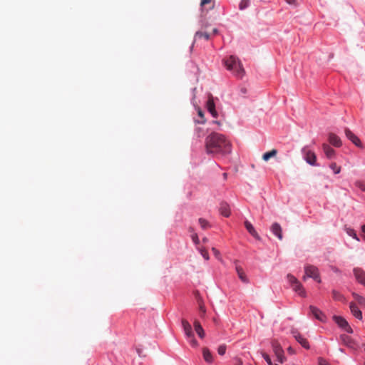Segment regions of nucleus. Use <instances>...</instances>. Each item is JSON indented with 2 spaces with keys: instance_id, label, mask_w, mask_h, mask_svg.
I'll use <instances>...</instances> for the list:
<instances>
[{
  "instance_id": "nucleus-40",
  "label": "nucleus",
  "mask_w": 365,
  "mask_h": 365,
  "mask_svg": "<svg viewBox=\"0 0 365 365\" xmlns=\"http://www.w3.org/2000/svg\"><path fill=\"white\" fill-rule=\"evenodd\" d=\"M190 340V343L193 346H197L198 345L197 341L195 339L194 336L192 338H187Z\"/></svg>"
},
{
  "instance_id": "nucleus-23",
  "label": "nucleus",
  "mask_w": 365,
  "mask_h": 365,
  "mask_svg": "<svg viewBox=\"0 0 365 365\" xmlns=\"http://www.w3.org/2000/svg\"><path fill=\"white\" fill-rule=\"evenodd\" d=\"M277 153L278 152L276 149H272L269 152L264 153L262 155V159L264 161H268L271 158L275 157Z\"/></svg>"
},
{
  "instance_id": "nucleus-20",
  "label": "nucleus",
  "mask_w": 365,
  "mask_h": 365,
  "mask_svg": "<svg viewBox=\"0 0 365 365\" xmlns=\"http://www.w3.org/2000/svg\"><path fill=\"white\" fill-rule=\"evenodd\" d=\"M202 355H203V359H205V361L206 362H207L209 364L212 363L213 356H212L211 352L210 351V350L207 347H204L202 349Z\"/></svg>"
},
{
  "instance_id": "nucleus-28",
  "label": "nucleus",
  "mask_w": 365,
  "mask_h": 365,
  "mask_svg": "<svg viewBox=\"0 0 365 365\" xmlns=\"http://www.w3.org/2000/svg\"><path fill=\"white\" fill-rule=\"evenodd\" d=\"M345 230L349 236L352 237L354 239L356 240L357 241H359V239L358 238L356 232L353 229L349 228V227H346Z\"/></svg>"
},
{
  "instance_id": "nucleus-33",
  "label": "nucleus",
  "mask_w": 365,
  "mask_h": 365,
  "mask_svg": "<svg viewBox=\"0 0 365 365\" xmlns=\"http://www.w3.org/2000/svg\"><path fill=\"white\" fill-rule=\"evenodd\" d=\"M287 278L289 282L290 283L291 286L294 285L298 281V279L291 274H288Z\"/></svg>"
},
{
  "instance_id": "nucleus-41",
  "label": "nucleus",
  "mask_w": 365,
  "mask_h": 365,
  "mask_svg": "<svg viewBox=\"0 0 365 365\" xmlns=\"http://www.w3.org/2000/svg\"><path fill=\"white\" fill-rule=\"evenodd\" d=\"M286 3H287L289 5H293L294 6H297V3L296 0H284Z\"/></svg>"
},
{
  "instance_id": "nucleus-31",
  "label": "nucleus",
  "mask_w": 365,
  "mask_h": 365,
  "mask_svg": "<svg viewBox=\"0 0 365 365\" xmlns=\"http://www.w3.org/2000/svg\"><path fill=\"white\" fill-rule=\"evenodd\" d=\"M250 0H241L239 4V9L240 10H244L247 8L250 5Z\"/></svg>"
},
{
  "instance_id": "nucleus-24",
  "label": "nucleus",
  "mask_w": 365,
  "mask_h": 365,
  "mask_svg": "<svg viewBox=\"0 0 365 365\" xmlns=\"http://www.w3.org/2000/svg\"><path fill=\"white\" fill-rule=\"evenodd\" d=\"M236 270L238 274L239 278L245 283L248 282V279L245 275V273L244 272L243 269L240 267H236Z\"/></svg>"
},
{
  "instance_id": "nucleus-43",
  "label": "nucleus",
  "mask_w": 365,
  "mask_h": 365,
  "mask_svg": "<svg viewBox=\"0 0 365 365\" xmlns=\"http://www.w3.org/2000/svg\"><path fill=\"white\" fill-rule=\"evenodd\" d=\"M212 251L216 257H218L220 255V252L216 248L212 247Z\"/></svg>"
},
{
  "instance_id": "nucleus-34",
  "label": "nucleus",
  "mask_w": 365,
  "mask_h": 365,
  "mask_svg": "<svg viewBox=\"0 0 365 365\" xmlns=\"http://www.w3.org/2000/svg\"><path fill=\"white\" fill-rule=\"evenodd\" d=\"M355 186L360 189L361 191L365 192V182L357 180L355 182Z\"/></svg>"
},
{
  "instance_id": "nucleus-50",
  "label": "nucleus",
  "mask_w": 365,
  "mask_h": 365,
  "mask_svg": "<svg viewBox=\"0 0 365 365\" xmlns=\"http://www.w3.org/2000/svg\"><path fill=\"white\" fill-rule=\"evenodd\" d=\"M213 123H216V124H217V125H220V122H219V121H217V120H216V121H214Z\"/></svg>"
},
{
  "instance_id": "nucleus-21",
  "label": "nucleus",
  "mask_w": 365,
  "mask_h": 365,
  "mask_svg": "<svg viewBox=\"0 0 365 365\" xmlns=\"http://www.w3.org/2000/svg\"><path fill=\"white\" fill-rule=\"evenodd\" d=\"M194 328L196 333L200 338H203L205 336L204 329H202L200 323L197 320H195L194 322Z\"/></svg>"
},
{
  "instance_id": "nucleus-51",
  "label": "nucleus",
  "mask_w": 365,
  "mask_h": 365,
  "mask_svg": "<svg viewBox=\"0 0 365 365\" xmlns=\"http://www.w3.org/2000/svg\"><path fill=\"white\" fill-rule=\"evenodd\" d=\"M223 176H224L225 178H227V173H224Z\"/></svg>"
},
{
  "instance_id": "nucleus-7",
  "label": "nucleus",
  "mask_w": 365,
  "mask_h": 365,
  "mask_svg": "<svg viewBox=\"0 0 365 365\" xmlns=\"http://www.w3.org/2000/svg\"><path fill=\"white\" fill-rule=\"evenodd\" d=\"M207 109L210 113L212 117L217 118L218 113L215 110V105L214 99L212 95H209L208 100L207 101Z\"/></svg>"
},
{
  "instance_id": "nucleus-15",
  "label": "nucleus",
  "mask_w": 365,
  "mask_h": 365,
  "mask_svg": "<svg viewBox=\"0 0 365 365\" xmlns=\"http://www.w3.org/2000/svg\"><path fill=\"white\" fill-rule=\"evenodd\" d=\"M329 141L332 145L337 148L342 145L341 139L334 133H329Z\"/></svg>"
},
{
  "instance_id": "nucleus-1",
  "label": "nucleus",
  "mask_w": 365,
  "mask_h": 365,
  "mask_svg": "<svg viewBox=\"0 0 365 365\" xmlns=\"http://www.w3.org/2000/svg\"><path fill=\"white\" fill-rule=\"evenodd\" d=\"M207 154L226 155L231 153L232 145L226 137L218 133H212L205 139Z\"/></svg>"
},
{
  "instance_id": "nucleus-8",
  "label": "nucleus",
  "mask_w": 365,
  "mask_h": 365,
  "mask_svg": "<svg viewBox=\"0 0 365 365\" xmlns=\"http://www.w3.org/2000/svg\"><path fill=\"white\" fill-rule=\"evenodd\" d=\"M345 135L355 145L362 148V144L359 138L355 135L349 128H345Z\"/></svg>"
},
{
  "instance_id": "nucleus-22",
  "label": "nucleus",
  "mask_w": 365,
  "mask_h": 365,
  "mask_svg": "<svg viewBox=\"0 0 365 365\" xmlns=\"http://www.w3.org/2000/svg\"><path fill=\"white\" fill-rule=\"evenodd\" d=\"M352 296H353L354 300L359 304V305H360L361 308L365 309V297H364L356 293H353Z\"/></svg>"
},
{
  "instance_id": "nucleus-48",
  "label": "nucleus",
  "mask_w": 365,
  "mask_h": 365,
  "mask_svg": "<svg viewBox=\"0 0 365 365\" xmlns=\"http://www.w3.org/2000/svg\"><path fill=\"white\" fill-rule=\"evenodd\" d=\"M202 241H203L204 242H207L208 241V240H207V237H204V238L202 239Z\"/></svg>"
},
{
  "instance_id": "nucleus-29",
  "label": "nucleus",
  "mask_w": 365,
  "mask_h": 365,
  "mask_svg": "<svg viewBox=\"0 0 365 365\" xmlns=\"http://www.w3.org/2000/svg\"><path fill=\"white\" fill-rule=\"evenodd\" d=\"M334 174H339L341 172V167L338 166L336 163H332L329 165Z\"/></svg>"
},
{
  "instance_id": "nucleus-25",
  "label": "nucleus",
  "mask_w": 365,
  "mask_h": 365,
  "mask_svg": "<svg viewBox=\"0 0 365 365\" xmlns=\"http://www.w3.org/2000/svg\"><path fill=\"white\" fill-rule=\"evenodd\" d=\"M204 38L205 40H209L210 34L207 32L197 31L195 34V40Z\"/></svg>"
},
{
  "instance_id": "nucleus-17",
  "label": "nucleus",
  "mask_w": 365,
  "mask_h": 365,
  "mask_svg": "<svg viewBox=\"0 0 365 365\" xmlns=\"http://www.w3.org/2000/svg\"><path fill=\"white\" fill-rule=\"evenodd\" d=\"M341 340L342 343L344 345H346V346L351 348V349H355L356 344L350 336L343 334L341 336Z\"/></svg>"
},
{
  "instance_id": "nucleus-11",
  "label": "nucleus",
  "mask_w": 365,
  "mask_h": 365,
  "mask_svg": "<svg viewBox=\"0 0 365 365\" xmlns=\"http://www.w3.org/2000/svg\"><path fill=\"white\" fill-rule=\"evenodd\" d=\"M354 274L356 280L365 286V272L360 268H355Z\"/></svg>"
},
{
  "instance_id": "nucleus-2",
  "label": "nucleus",
  "mask_w": 365,
  "mask_h": 365,
  "mask_svg": "<svg viewBox=\"0 0 365 365\" xmlns=\"http://www.w3.org/2000/svg\"><path fill=\"white\" fill-rule=\"evenodd\" d=\"M227 70L231 71L237 78H242L245 74L241 62L235 56H230L223 60Z\"/></svg>"
},
{
  "instance_id": "nucleus-4",
  "label": "nucleus",
  "mask_w": 365,
  "mask_h": 365,
  "mask_svg": "<svg viewBox=\"0 0 365 365\" xmlns=\"http://www.w3.org/2000/svg\"><path fill=\"white\" fill-rule=\"evenodd\" d=\"M305 269V274L306 276L313 278L314 280L317 281L318 282H321L318 269L313 266V265H307L304 268Z\"/></svg>"
},
{
  "instance_id": "nucleus-12",
  "label": "nucleus",
  "mask_w": 365,
  "mask_h": 365,
  "mask_svg": "<svg viewBox=\"0 0 365 365\" xmlns=\"http://www.w3.org/2000/svg\"><path fill=\"white\" fill-rule=\"evenodd\" d=\"M271 231L279 240H282V230L279 223H273L272 225L271 226Z\"/></svg>"
},
{
  "instance_id": "nucleus-46",
  "label": "nucleus",
  "mask_w": 365,
  "mask_h": 365,
  "mask_svg": "<svg viewBox=\"0 0 365 365\" xmlns=\"http://www.w3.org/2000/svg\"><path fill=\"white\" fill-rule=\"evenodd\" d=\"M361 231L365 233V225L361 227Z\"/></svg>"
},
{
  "instance_id": "nucleus-19",
  "label": "nucleus",
  "mask_w": 365,
  "mask_h": 365,
  "mask_svg": "<svg viewBox=\"0 0 365 365\" xmlns=\"http://www.w3.org/2000/svg\"><path fill=\"white\" fill-rule=\"evenodd\" d=\"M323 150L328 158H331L335 155V151L329 145L324 143L322 145Z\"/></svg>"
},
{
  "instance_id": "nucleus-44",
  "label": "nucleus",
  "mask_w": 365,
  "mask_h": 365,
  "mask_svg": "<svg viewBox=\"0 0 365 365\" xmlns=\"http://www.w3.org/2000/svg\"><path fill=\"white\" fill-rule=\"evenodd\" d=\"M200 312L202 313V314H205V308L203 305H200Z\"/></svg>"
},
{
  "instance_id": "nucleus-9",
  "label": "nucleus",
  "mask_w": 365,
  "mask_h": 365,
  "mask_svg": "<svg viewBox=\"0 0 365 365\" xmlns=\"http://www.w3.org/2000/svg\"><path fill=\"white\" fill-rule=\"evenodd\" d=\"M303 152L304 153V158L307 163L310 164L311 165H316V161H317V157L314 152L304 149Z\"/></svg>"
},
{
  "instance_id": "nucleus-3",
  "label": "nucleus",
  "mask_w": 365,
  "mask_h": 365,
  "mask_svg": "<svg viewBox=\"0 0 365 365\" xmlns=\"http://www.w3.org/2000/svg\"><path fill=\"white\" fill-rule=\"evenodd\" d=\"M272 346L273 351L277 358V361L281 364L283 363L285 357L284 355V351L279 343L277 340L274 339L272 341Z\"/></svg>"
},
{
  "instance_id": "nucleus-36",
  "label": "nucleus",
  "mask_w": 365,
  "mask_h": 365,
  "mask_svg": "<svg viewBox=\"0 0 365 365\" xmlns=\"http://www.w3.org/2000/svg\"><path fill=\"white\" fill-rule=\"evenodd\" d=\"M262 357L264 359V360L267 361V363L268 364V365H274L271 361V359L270 357L269 356L268 354H267L266 353H264L262 352Z\"/></svg>"
},
{
  "instance_id": "nucleus-26",
  "label": "nucleus",
  "mask_w": 365,
  "mask_h": 365,
  "mask_svg": "<svg viewBox=\"0 0 365 365\" xmlns=\"http://www.w3.org/2000/svg\"><path fill=\"white\" fill-rule=\"evenodd\" d=\"M219 212L225 217H228L231 213L230 207H220Z\"/></svg>"
},
{
  "instance_id": "nucleus-32",
  "label": "nucleus",
  "mask_w": 365,
  "mask_h": 365,
  "mask_svg": "<svg viewBox=\"0 0 365 365\" xmlns=\"http://www.w3.org/2000/svg\"><path fill=\"white\" fill-rule=\"evenodd\" d=\"M332 297L335 300L342 301L344 299V297L337 291H332Z\"/></svg>"
},
{
  "instance_id": "nucleus-30",
  "label": "nucleus",
  "mask_w": 365,
  "mask_h": 365,
  "mask_svg": "<svg viewBox=\"0 0 365 365\" xmlns=\"http://www.w3.org/2000/svg\"><path fill=\"white\" fill-rule=\"evenodd\" d=\"M198 221L201 227L204 230H206L210 227L209 222L203 218H200Z\"/></svg>"
},
{
  "instance_id": "nucleus-16",
  "label": "nucleus",
  "mask_w": 365,
  "mask_h": 365,
  "mask_svg": "<svg viewBox=\"0 0 365 365\" xmlns=\"http://www.w3.org/2000/svg\"><path fill=\"white\" fill-rule=\"evenodd\" d=\"M351 314L358 319H362V313L359 309L358 307L354 303L351 302L349 304Z\"/></svg>"
},
{
  "instance_id": "nucleus-14",
  "label": "nucleus",
  "mask_w": 365,
  "mask_h": 365,
  "mask_svg": "<svg viewBox=\"0 0 365 365\" xmlns=\"http://www.w3.org/2000/svg\"><path fill=\"white\" fill-rule=\"evenodd\" d=\"M245 226L247 230L248 231V232L252 237H254L257 240H259L260 239V237L259 236L258 233L255 230V227H253V225L248 220H245Z\"/></svg>"
},
{
  "instance_id": "nucleus-13",
  "label": "nucleus",
  "mask_w": 365,
  "mask_h": 365,
  "mask_svg": "<svg viewBox=\"0 0 365 365\" xmlns=\"http://www.w3.org/2000/svg\"><path fill=\"white\" fill-rule=\"evenodd\" d=\"M182 326L187 338H192L194 334L192 332V327L190 324V323L187 320L182 319Z\"/></svg>"
},
{
  "instance_id": "nucleus-39",
  "label": "nucleus",
  "mask_w": 365,
  "mask_h": 365,
  "mask_svg": "<svg viewBox=\"0 0 365 365\" xmlns=\"http://www.w3.org/2000/svg\"><path fill=\"white\" fill-rule=\"evenodd\" d=\"M318 364L319 365H329V364L322 357L318 359Z\"/></svg>"
},
{
  "instance_id": "nucleus-42",
  "label": "nucleus",
  "mask_w": 365,
  "mask_h": 365,
  "mask_svg": "<svg viewBox=\"0 0 365 365\" xmlns=\"http://www.w3.org/2000/svg\"><path fill=\"white\" fill-rule=\"evenodd\" d=\"M211 2V0H201L200 5L202 6H205V4H207Z\"/></svg>"
},
{
  "instance_id": "nucleus-5",
  "label": "nucleus",
  "mask_w": 365,
  "mask_h": 365,
  "mask_svg": "<svg viewBox=\"0 0 365 365\" xmlns=\"http://www.w3.org/2000/svg\"><path fill=\"white\" fill-rule=\"evenodd\" d=\"M334 321L341 328L344 329L349 333H352L353 330L351 327L349 325L348 322L345 319L339 316L333 317Z\"/></svg>"
},
{
  "instance_id": "nucleus-47",
  "label": "nucleus",
  "mask_w": 365,
  "mask_h": 365,
  "mask_svg": "<svg viewBox=\"0 0 365 365\" xmlns=\"http://www.w3.org/2000/svg\"><path fill=\"white\" fill-rule=\"evenodd\" d=\"M212 32H213L214 34H216L217 33V29H214Z\"/></svg>"
},
{
  "instance_id": "nucleus-18",
  "label": "nucleus",
  "mask_w": 365,
  "mask_h": 365,
  "mask_svg": "<svg viewBox=\"0 0 365 365\" xmlns=\"http://www.w3.org/2000/svg\"><path fill=\"white\" fill-rule=\"evenodd\" d=\"M293 290L296 292H297L300 296L304 297H306V292L302 287V285L300 284L299 281H297V283H295L294 285L292 286Z\"/></svg>"
},
{
  "instance_id": "nucleus-49",
  "label": "nucleus",
  "mask_w": 365,
  "mask_h": 365,
  "mask_svg": "<svg viewBox=\"0 0 365 365\" xmlns=\"http://www.w3.org/2000/svg\"><path fill=\"white\" fill-rule=\"evenodd\" d=\"M189 231L192 232V234L194 232L193 229L192 227L189 228Z\"/></svg>"
},
{
  "instance_id": "nucleus-38",
  "label": "nucleus",
  "mask_w": 365,
  "mask_h": 365,
  "mask_svg": "<svg viewBox=\"0 0 365 365\" xmlns=\"http://www.w3.org/2000/svg\"><path fill=\"white\" fill-rule=\"evenodd\" d=\"M200 251L203 258L206 260H208L210 258L208 252L205 249H200Z\"/></svg>"
},
{
  "instance_id": "nucleus-45",
  "label": "nucleus",
  "mask_w": 365,
  "mask_h": 365,
  "mask_svg": "<svg viewBox=\"0 0 365 365\" xmlns=\"http://www.w3.org/2000/svg\"><path fill=\"white\" fill-rule=\"evenodd\" d=\"M288 351H289V353H292V354H293V353H294V351H293V350H292V349L291 347H289V348H288Z\"/></svg>"
},
{
  "instance_id": "nucleus-35",
  "label": "nucleus",
  "mask_w": 365,
  "mask_h": 365,
  "mask_svg": "<svg viewBox=\"0 0 365 365\" xmlns=\"http://www.w3.org/2000/svg\"><path fill=\"white\" fill-rule=\"evenodd\" d=\"M226 351V346L222 344L220 345L217 349V352L220 355H224Z\"/></svg>"
},
{
  "instance_id": "nucleus-6",
  "label": "nucleus",
  "mask_w": 365,
  "mask_h": 365,
  "mask_svg": "<svg viewBox=\"0 0 365 365\" xmlns=\"http://www.w3.org/2000/svg\"><path fill=\"white\" fill-rule=\"evenodd\" d=\"M292 334L294 339L305 349H309V344L308 341L297 330L293 329Z\"/></svg>"
},
{
  "instance_id": "nucleus-37",
  "label": "nucleus",
  "mask_w": 365,
  "mask_h": 365,
  "mask_svg": "<svg viewBox=\"0 0 365 365\" xmlns=\"http://www.w3.org/2000/svg\"><path fill=\"white\" fill-rule=\"evenodd\" d=\"M191 238L193 241V242L195 244V245H198L200 243V240L198 238V236H197V234L195 233V232H193L192 235H191Z\"/></svg>"
},
{
  "instance_id": "nucleus-10",
  "label": "nucleus",
  "mask_w": 365,
  "mask_h": 365,
  "mask_svg": "<svg viewBox=\"0 0 365 365\" xmlns=\"http://www.w3.org/2000/svg\"><path fill=\"white\" fill-rule=\"evenodd\" d=\"M309 309H310V312L311 313L313 314V316L318 320H319L320 322H325L326 321V316L324 315V314L321 311L319 310L317 307H314V306H312L311 305L309 307Z\"/></svg>"
},
{
  "instance_id": "nucleus-27",
  "label": "nucleus",
  "mask_w": 365,
  "mask_h": 365,
  "mask_svg": "<svg viewBox=\"0 0 365 365\" xmlns=\"http://www.w3.org/2000/svg\"><path fill=\"white\" fill-rule=\"evenodd\" d=\"M197 114L200 117V120H197L195 122L197 123L204 124L206 122V120L204 116V113L202 110L200 108H198L197 110Z\"/></svg>"
}]
</instances>
